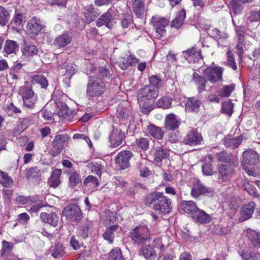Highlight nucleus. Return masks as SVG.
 Wrapping results in <instances>:
<instances>
[{"mask_svg": "<svg viewBox=\"0 0 260 260\" xmlns=\"http://www.w3.org/2000/svg\"><path fill=\"white\" fill-rule=\"evenodd\" d=\"M148 198L154 203L153 209L160 214H165L171 212V201L161 192L150 195Z\"/></svg>", "mask_w": 260, "mask_h": 260, "instance_id": "f257e3e1", "label": "nucleus"}, {"mask_svg": "<svg viewBox=\"0 0 260 260\" xmlns=\"http://www.w3.org/2000/svg\"><path fill=\"white\" fill-rule=\"evenodd\" d=\"M259 162L260 155L256 151L249 149L243 152L242 166L249 176L254 175L253 167Z\"/></svg>", "mask_w": 260, "mask_h": 260, "instance_id": "f03ea898", "label": "nucleus"}, {"mask_svg": "<svg viewBox=\"0 0 260 260\" xmlns=\"http://www.w3.org/2000/svg\"><path fill=\"white\" fill-rule=\"evenodd\" d=\"M106 85L103 81L95 76H90L87 86V94L90 97L98 96L104 93Z\"/></svg>", "mask_w": 260, "mask_h": 260, "instance_id": "7ed1b4c3", "label": "nucleus"}, {"mask_svg": "<svg viewBox=\"0 0 260 260\" xmlns=\"http://www.w3.org/2000/svg\"><path fill=\"white\" fill-rule=\"evenodd\" d=\"M18 94L23 100V105L29 109H33L37 101L38 96L28 85L21 86L18 89Z\"/></svg>", "mask_w": 260, "mask_h": 260, "instance_id": "20e7f679", "label": "nucleus"}, {"mask_svg": "<svg viewBox=\"0 0 260 260\" xmlns=\"http://www.w3.org/2000/svg\"><path fill=\"white\" fill-rule=\"evenodd\" d=\"M63 214L72 222H78L82 217L80 208L75 204H70L66 206L63 209Z\"/></svg>", "mask_w": 260, "mask_h": 260, "instance_id": "39448f33", "label": "nucleus"}, {"mask_svg": "<svg viewBox=\"0 0 260 260\" xmlns=\"http://www.w3.org/2000/svg\"><path fill=\"white\" fill-rule=\"evenodd\" d=\"M223 71V69L221 67L212 66L205 70L204 75L207 80L214 84L222 80Z\"/></svg>", "mask_w": 260, "mask_h": 260, "instance_id": "423d86ee", "label": "nucleus"}, {"mask_svg": "<svg viewBox=\"0 0 260 260\" xmlns=\"http://www.w3.org/2000/svg\"><path fill=\"white\" fill-rule=\"evenodd\" d=\"M152 22L156 37L158 39L165 37L166 32L165 28L168 26L169 21L165 18L152 17Z\"/></svg>", "mask_w": 260, "mask_h": 260, "instance_id": "0eeeda50", "label": "nucleus"}, {"mask_svg": "<svg viewBox=\"0 0 260 260\" xmlns=\"http://www.w3.org/2000/svg\"><path fill=\"white\" fill-rule=\"evenodd\" d=\"M44 27V24L40 19L33 17L27 22L26 27L27 33L31 37L36 36Z\"/></svg>", "mask_w": 260, "mask_h": 260, "instance_id": "6e6552de", "label": "nucleus"}, {"mask_svg": "<svg viewBox=\"0 0 260 260\" xmlns=\"http://www.w3.org/2000/svg\"><path fill=\"white\" fill-rule=\"evenodd\" d=\"M182 55L189 63H198L202 64L203 58L201 51L195 47L182 52Z\"/></svg>", "mask_w": 260, "mask_h": 260, "instance_id": "1a4fd4ad", "label": "nucleus"}, {"mask_svg": "<svg viewBox=\"0 0 260 260\" xmlns=\"http://www.w3.org/2000/svg\"><path fill=\"white\" fill-rule=\"evenodd\" d=\"M111 11V9H108L96 20L95 23L97 26L105 25L108 28H111L116 23L115 19L112 15Z\"/></svg>", "mask_w": 260, "mask_h": 260, "instance_id": "9d476101", "label": "nucleus"}, {"mask_svg": "<svg viewBox=\"0 0 260 260\" xmlns=\"http://www.w3.org/2000/svg\"><path fill=\"white\" fill-rule=\"evenodd\" d=\"M133 153L128 150L120 152L116 156V164L120 169H124L129 166V159L133 157Z\"/></svg>", "mask_w": 260, "mask_h": 260, "instance_id": "9b49d317", "label": "nucleus"}, {"mask_svg": "<svg viewBox=\"0 0 260 260\" xmlns=\"http://www.w3.org/2000/svg\"><path fill=\"white\" fill-rule=\"evenodd\" d=\"M212 189L205 187L199 180H196L192 187L191 196L194 198H198L201 195H207L212 193Z\"/></svg>", "mask_w": 260, "mask_h": 260, "instance_id": "f8f14e48", "label": "nucleus"}, {"mask_svg": "<svg viewBox=\"0 0 260 260\" xmlns=\"http://www.w3.org/2000/svg\"><path fill=\"white\" fill-rule=\"evenodd\" d=\"M124 138V134L121 129L114 128L109 138L110 146L114 148L118 147L122 143Z\"/></svg>", "mask_w": 260, "mask_h": 260, "instance_id": "ddd939ff", "label": "nucleus"}, {"mask_svg": "<svg viewBox=\"0 0 260 260\" xmlns=\"http://www.w3.org/2000/svg\"><path fill=\"white\" fill-rule=\"evenodd\" d=\"M72 41V36L69 32H66L57 37L53 42L54 45L57 48H64L69 45Z\"/></svg>", "mask_w": 260, "mask_h": 260, "instance_id": "4468645a", "label": "nucleus"}, {"mask_svg": "<svg viewBox=\"0 0 260 260\" xmlns=\"http://www.w3.org/2000/svg\"><path fill=\"white\" fill-rule=\"evenodd\" d=\"M180 209L184 213L190 215L192 218L199 210L196 203L192 201H183L180 205Z\"/></svg>", "mask_w": 260, "mask_h": 260, "instance_id": "2eb2a0df", "label": "nucleus"}, {"mask_svg": "<svg viewBox=\"0 0 260 260\" xmlns=\"http://www.w3.org/2000/svg\"><path fill=\"white\" fill-rule=\"evenodd\" d=\"M118 219V216L116 213L110 210L105 211L103 220L105 226H108V228H117L116 222Z\"/></svg>", "mask_w": 260, "mask_h": 260, "instance_id": "dca6fc26", "label": "nucleus"}, {"mask_svg": "<svg viewBox=\"0 0 260 260\" xmlns=\"http://www.w3.org/2000/svg\"><path fill=\"white\" fill-rule=\"evenodd\" d=\"M255 207V203L252 201L244 205L241 209V216L239 218L240 222H243L250 218L253 213Z\"/></svg>", "mask_w": 260, "mask_h": 260, "instance_id": "f3484780", "label": "nucleus"}, {"mask_svg": "<svg viewBox=\"0 0 260 260\" xmlns=\"http://www.w3.org/2000/svg\"><path fill=\"white\" fill-rule=\"evenodd\" d=\"M158 91L152 86H145L139 90V96L147 100H151L157 96Z\"/></svg>", "mask_w": 260, "mask_h": 260, "instance_id": "a211bd4d", "label": "nucleus"}, {"mask_svg": "<svg viewBox=\"0 0 260 260\" xmlns=\"http://www.w3.org/2000/svg\"><path fill=\"white\" fill-rule=\"evenodd\" d=\"M139 230L140 229H133L132 231L131 232L129 236L133 241L138 244H141L151 239L149 235L147 236Z\"/></svg>", "mask_w": 260, "mask_h": 260, "instance_id": "6ab92c4d", "label": "nucleus"}, {"mask_svg": "<svg viewBox=\"0 0 260 260\" xmlns=\"http://www.w3.org/2000/svg\"><path fill=\"white\" fill-rule=\"evenodd\" d=\"M218 172L220 179L223 181L228 180L234 174V170L232 167L227 164H220L219 166Z\"/></svg>", "mask_w": 260, "mask_h": 260, "instance_id": "aec40b11", "label": "nucleus"}, {"mask_svg": "<svg viewBox=\"0 0 260 260\" xmlns=\"http://www.w3.org/2000/svg\"><path fill=\"white\" fill-rule=\"evenodd\" d=\"M75 113L70 110L66 104H62L58 111L57 115L62 118V120H71L74 117Z\"/></svg>", "mask_w": 260, "mask_h": 260, "instance_id": "412c9836", "label": "nucleus"}, {"mask_svg": "<svg viewBox=\"0 0 260 260\" xmlns=\"http://www.w3.org/2000/svg\"><path fill=\"white\" fill-rule=\"evenodd\" d=\"M201 104L200 101L194 97L188 98L185 103V109L189 112L197 113L199 111Z\"/></svg>", "mask_w": 260, "mask_h": 260, "instance_id": "4be33fe9", "label": "nucleus"}, {"mask_svg": "<svg viewBox=\"0 0 260 260\" xmlns=\"http://www.w3.org/2000/svg\"><path fill=\"white\" fill-rule=\"evenodd\" d=\"M68 140L67 134L56 135L52 142V145L55 150L61 152L66 142Z\"/></svg>", "mask_w": 260, "mask_h": 260, "instance_id": "5701e85b", "label": "nucleus"}, {"mask_svg": "<svg viewBox=\"0 0 260 260\" xmlns=\"http://www.w3.org/2000/svg\"><path fill=\"white\" fill-rule=\"evenodd\" d=\"M40 218L43 222L48 223L53 226H57L59 219L58 216L54 212H51L50 214L41 213Z\"/></svg>", "mask_w": 260, "mask_h": 260, "instance_id": "b1692460", "label": "nucleus"}, {"mask_svg": "<svg viewBox=\"0 0 260 260\" xmlns=\"http://www.w3.org/2000/svg\"><path fill=\"white\" fill-rule=\"evenodd\" d=\"M180 123V119L178 116L174 114H170L167 115L165 125L166 128L173 130L178 127Z\"/></svg>", "mask_w": 260, "mask_h": 260, "instance_id": "393cba45", "label": "nucleus"}, {"mask_svg": "<svg viewBox=\"0 0 260 260\" xmlns=\"http://www.w3.org/2000/svg\"><path fill=\"white\" fill-rule=\"evenodd\" d=\"M202 138L201 135L196 131L190 132L186 136L185 143L189 145H196L201 143Z\"/></svg>", "mask_w": 260, "mask_h": 260, "instance_id": "a878e982", "label": "nucleus"}, {"mask_svg": "<svg viewBox=\"0 0 260 260\" xmlns=\"http://www.w3.org/2000/svg\"><path fill=\"white\" fill-rule=\"evenodd\" d=\"M139 255L144 256L147 260H153L156 256V251L150 245L142 247L139 250Z\"/></svg>", "mask_w": 260, "mask_h": 260, "instance_id": "bb28decb", "label": "nucleus"}, {"mask_svg": "<svg viewBox=\"0 0 260 260\" xmlns=\"http://www.w3.org/2000/svg\"><path fill=\"white\" fill-rule=\"evenodd\" d=\"M243 140L241 136L238 137H226L223 141V143L228 148L234 149L238 148Z\"/></svg>", "mask_w": 260, "mask_h": 260, "instance_id": "cd10ccee", "label": "nucleus"}, {"mask_svg": "<svg viewBox=\"0 0 260 260\" xmlns=\"http://www.w3.org/2000/svg\"><path fill=\"white\" fill-rule=\"evenodd\" d=\"M193 218L198 222L202 224L210 223L212 219V217L210 215L200 209H199Z\"/></svg>", "mask_w": 260, "mask_h": 260, "instance_id": "c85d7f7f", "label": "nucleus"}, {"mask_svg": "<svg viewBox=\"0 0 260 260\" xmlns=\"http://www.w3.org/2000/svg\"><path fill=\"white\" fill-rule=\"evenodd\" d=\"M192 81L197 86L199 92H201L205 90V85L207 82L206 78L201 76L197 73L194 72L192 75Z\"/></svg>", "mask_w": 260, "mask_h": 260, "instance_id": "c756f323", "label": "nucleus"}, {"mask_svg": "<svg viewBox=\"0 0 260 260\" xmlns=\"http://www.w3.org/2000/svg\"><path fill=\"white\" fill-rule=\"evenodd\" d=\"M169 156V151L166 149L157 148L154 153V160L156 164H160L161 161L167 158Z\"/></svg>", "mask_w": 260, "mask_h": 260, "instance_id": "7c9ffc66", "label": "nucleus"}, {"mask_svg": "<svg viewBox=\"0 0 260 260\" xmlns=\"http://www.w3.org/2000/svg\"><path fill=\"white\" fill-rule=\"evenodd\" d=\"M62 171L60 169L54 170L51 174L49 180L48 184L50 187L56 188L60 183V177Z\"/></svg>", "mask_w": 260, "mask_h": 260, "instance_id": "2f4dec72", "label": "nucleus"}, {"mask_svg": "<svg viewBox=\"0 0 260 260\" xmlns=\"http://www.w3.org/2000/svg\"><path fill=\"white\" fill-rule=\"evenodd\" d=\"M38 52V48L36 46L27 43H24L22 48V52L23 55L26 56L36 55Z\"/></svg>", "mask_w": 260, "mask_h": 260, "instance_id": "473e14b6", "label": "nucleus"}, {"mask_svg": "<svg viewBox=\"0 0 260 260\" xmlns=\"http://www.w3.org/2000/svg\"><path fill=\"white\" fill-rule=\"evenodd\" d=\"M186 16V12L184 10H182L179 12L175 18L171 22V26L176 28H180L183 23Z\"/></svg>", "mask_w": 260, "mask_h": 260, "instance_id": "72a5a7b5", "label": "nucleus"}, {"mask_svg": "<svg viewBox=\"0 0 260 260\" xmlns=\"http://www.w3.org/2000/svg\"><path fill=\"white\" fill-rule=\"evenodd\" d=\"M247 235L251 242L254 247H256L260 245V234L255 230L248 229L247 231Z\"/></svg>", "mask_w": 260, "mask_h": 260, "instance_id": "f704fd0d", "label": "nucleus"}, {"mask_svg": "<svg viewBox=\"0 0 260 260\" xmlns=\"http://www.w3.org/2000/svg\"><path fill=\"white\" fill-rule=\"evenodd\" d=\"M18 49L19 46L16 42L9 40L6 41L4 45V51L7 54L15 53Z\"/></svg>", "mask_w": 260, "mask_h": 260, "instance_id": "c9c22d12", "label": "nucleus"}, {"mask_svg": "<svg viewBox=\"0 0 260 260\" xmlns=\"http://www.w3.org/2000/svg\"><path fill=\"white\" fill-rule=\"evenodd\" d=\"M172 99L168 96H164L157 100L155 106L158 108L167 109L171 108Z\"/></svg>", "mask_w": 260, "mask_h": 260, "instance_id": "e433bc0d", "label": "nucleus"}, {"mask_svg": "<svg viewBox=\"0 0 260 260\" xmlns=\"http://www.w3.org/2000/svg\"><path fill=\"white\" fill-rule=\"evenodd\" d=\"M69 186L71 188H74L79 183L81 182V179L78 173L74 170H71L69 173Z\"/></svg>", "mask_w": 260, "mask_h": 260, "instance_id": "4c0bfd02", "label": "nucleus"}, {"mask_svg": "<svg viewBox=\"0 0 260 260\" xmlns=\"http://www.w3.org/2000/svg\"><path fill=\"white\" fill-rule=\"evenodd\" d=\"M243 3L238 0H232L231 1L230 3L231 7L234 12V15L231 14L233 22H234V17H235L236 15L241 13L243 11Z\"/></svg>", "mask_w": 260, "mask_h": 260, "instance_id": "58836bf2", "label": "nucleus"}, {"mask_svg": "<svg viewBox=\"0 0 260 260\" xmlns=\"http://www.w3.org/2000/svg\"><path fill=\"white\" fill-rule=\"evenodd\" d=\"M133 10L139 17H141L144 12V4L143 1L135 0L133 3Z\"/></svg>", "mask_w": 260, "mask_h": 260, "instance_id": "ea45409f", "label": "nucleus"}, {"mask_svg": "<svg viewBox=\"0 0 260 260\" xmlns=\"http://www.w3.org/2000/svg\"><path fill=\"white\" fill-rule=\"evenodd\" d=\"M148 132L152 137L156 139H160L164 136V133L161 128L153 124L148 126Z\"/></svg>", "mask_w": 260, "mask_h": 260, "instance_id": "a19ab883", "label": "nucleus"}, {"mask_svg": "<svg viewBox=\"0 0 260 260\" xmlns=\"http://www.w3.org/2000/svg\"><path fill=\"white\" fill-rule=\"evenodd\" d=\"M59 67L61 69L66 70L64 73V76H66L65 78L64 79V80L67 79H70L74 74L76 70V66L73 64H68L64 67H63L61 64H59Z\"/></svg>", "mask_w": 260, "mask_h": 260, "instance_id": "79ce46f5", "label": "nucleus"}, {"mask_svg": "<svg viewBox=\"0 0 260 260\" xmlns=\"http://www.w3.org/2000/svg\"><path fill=\"white\" fill-rule=\"evenodd\" d=\"M32 82L33 84H38L40 85L42 88L46 89L48 82L46 78L43 75H37L32 77Z\"/></svg>", "mask_w": 260, "mask_h": 260, "instance_id": "37998d69", "label": "nucleus"}, {"mask_svg": "<svg viewBox=\"0 0 260 260\" xmlns=\"http://www.w3.org/2000/svg\"><path fill=\"white\" fill-rule=\"evenodd\" d=\"M211 36L218 40V44H220L221 41L226 40L229 37L228 34L222 33L218 28L213 29L211 32Z\"/></svg>", "mask_w": 260, "mask_h": 260, "instance_id": "c03bdc74", "label": "nucleus"}, {"mask_svg": "<svg viewBox=\"0 0 260 260\" xmlns=\"http://www.w3.org/2000/svg\"><path fill=\"white\" fill-rule=\"evenodd\" d=\"M0 182L5 187H9L13 183V180L7 173L0 170Z\"/></svg>", "mask_w": 260, "mask_h": 260, "instance_id": "a18cd8bd", "label": "nucleus"}, {"mask_svg": "<svg viewBox=\"0 0 260 260\" xmlns=\"http://www.w3.org/2000/svg\"><path fill=\"white\" fill-rule=\"evenodd\" d=\"M10 13L5 8L0 6V24L2 26L6 25L10 20Z\"/></svg>", "mask_w": 260, "mask_h": 260, "instance_id": "49530a36", "label": "nucleus"}, {"mask_svg": "<svg viewBox=\"0 0 260 260\" xmlns=\"http://www.w3.org/2000/svg\"><path fill=\"white\" fill-rule=\"evenodd\" d=\"M50 252L54 258H59L63 255L64 250L61 245L57 244L51 247Z\"/></svg>", "mask_w": 260, "mask_h": 260, "instance_id": "de8ad7c7", "label": "nucleus"}, {"mask_svg": "<svg viewBox=\"0 0 260 260\" xmlns=\"http://www.w3.org/2000/svg\"><path fill=\"white\" fill-rule=\"evenodd\" d=\"M84 16L85 17V21L89 23L94 20L96 16L94 15L93 8L91 6H87L85 8Z\"/></svg>", "mask_w": 260, "mask_h": 260, "instance_id": "09e8293b", "label": "nucleus"}, {"mask_svg": "<svg viewBox=\"0 0 260 260\" xmlns=\"http://www.w3.org/2000/svg\"><path fill=\"white\" fill-rule=\"evenodd\" d=\"M108 260H125V259L122 255L120 249L115 248L109 253Z\"/></svg>", "mask_w": 260, "mask_h": 260, "instance_id": "8fccbe9b", "label": "nucleus"}, {"mask_svg": "<svg viewBox=\"0 0 260 260\" xmlns=\"http://www.w3.org/2000/svg\"><path fill=\"white\" fill-rule=\"evenodd\" d=\"M26 176L28 179H38L41 176V172L37 167L31 168L26 171Z\"/></svg>", "mask_w": 260, "mask_h": 260, "instance_id": "3c124183", "label": "nucleus"}, {"mask_svg": "<svg viewBox=\"0 0 260 260\" xmlns=\"http://www.w3.org/2000/svg\"><path fill=\"white\" fill-rule=\"evenodd\" d=\"M83 184L87 187H91L94 189L98 186L99 181L96 177L93 176H88L84 179Z\"/></svg>", "mask_w": 260, "mask_h": 260, "instance_id": "603ef678", "label": "nucleus"}, {"mask_svg": "<svg viewBox=\"0 0 260 260\" xmlns=\"http://www.w3.org/2000/svg\"><path fill=\"white\" fill-rule=\"evenodd\" d=\"M150 84L148 86H152V88L156 89L158 91L159 88L161 86L162 81L157 75H152L149 77Z\"/></svg>", "mask_w": 260, "mask_h": 260, "instance_id": "864d4df0", "label": "nucleus"}, {"mask_svg": "<svg viewBox=\"0 0 260 260\" xmlns=\"http://www.w3.org/2000/svg\"><path fill=\"white\" fill-rule=\"evenodd\" d=\"M152 245L154 248L158 249L160 252H164L166 248L169 246L168 245L164 244L161 238L160 237L155 238L153 240Z\"/></svg>", "mask_w": 260, "mask_h": 260, "instance_id": "5fc2aeb1", "label": "nucleus"}, {"mask_svg": "<svg viewBox=\"0 0 260 260\" xmlns=\"http://www.w3.org/2000/svg\"><path fill=\"white\" fill-rule=\"evenodd\" d=\"M139 147L144 151L147 150L149 147V140L147 138H140L136 140Z\"/></svg>", "mask_w": 260, "mask_h": 260, "instance_id": "6e6d98bb", "label": "nucleus"}, {"mask_svg": "<svg viewBox=\"0 0 260 260\" xmlns=\"http://www.w3.org/2000/svg\"><path fill=\"white\" fill-rule=\"evenodd\" d=\"M233 104L229 101L223 103L221 110L223 113L231 115L233 112Z\"/></svg>", "mask_w": 260, "mask_h": 260, "instance_id": "4d7b16f0", "label": "nucleus"}, {"mask_svg": "<svg viewBox=\"0 0 260 260\" xmlns=\"http://www.w3.org/2000/svg\"><path fill=\"white\" fill-rule=\"evenodd\" d=\"M247 20L250 22H260V9L251 11L248 15Z\"/></svg>", "mask_w": 260, "mask_h": 260, "instance_id": "13d9d810", "label": "nucleus"}, {"mask_svg": "<svg viewBox=\"0 0 260 260\" xmlns=\"http://www.w3.org/2000/svg\"><path fill=\"white\" fill-rule=\"evenodd\" d=\"M115 229H106L103 237L104 239L107 240L109 243H112L114 239V235Z\"/></svg>", "mask_w": 260, "mask_h": 260, "instance_id": "bf43d9fd", "label": "nucleus"}, {"mask_svg": "<svg viewBox=\"0 0 260 260\" xmlns=\"http://www.w3.org/2000/svg\"><path fill=\"white\" fill-rule=\"evenodd\" d=\"M34 198L31 197L20 196L16 198V201L18 204L24 205L31 204L34 202Z\"/></svg>", "mask_w": 260, "mask_h": 260, "instance_id": "052dcab7", "label": "nucleus"}, {"mask_svg": "<svg viewBox=\"0 0 260 260\" xmlns=\"http://www.w3.org/2000/svg\"><path fill=\"white\" fill-rule=\"evenodd\" d=\"M101 169L102 162L101 161L91 162V170L92 173H95L99 176H101L102 174Z\"/></svg>", "mask_w": 260, "mask_h": 260, "instance_id": "680f3d73", "label": "nucleus"}, {"mask_svg": "<svg viewBox=\"0 0 260 260\" xmlns=\"http://www.w3.org/2000/svg\"><path fill=\"white\" fill-rule=\"evenodd\" d=\"M227 64L234 70L237 69L233 54L230 51L227 52Z\"/></svg>", "mask_w": 260, "mask_h": 260, "instance_id": "e2e57ef3", "label": "nucleus"}, {"mask_svg": "<svg viewBox=\"0 0 260 260\" xmlns=\"http://www.w3.org/2000/svg\"><path fill=\"white\" fill-rule=\"evenodd\" d=\"M3 248L1 252V255L4 256L5 254L10 252L12 251L13 244L12 243L3 241L2 243Z\"/></svg>", "mask_w": 260, "mask_h": 260, "instance_id": "0e129e2a", "label": "nucleus"}, {"mask_svg": "<svg viewBox=\"0 0 260 260\" xmlns=\"http://www.w3.org/2000/svg\"><path fill=\"white\" fill-rule=\"evenodd\" d=\"M41 116L46 120L53 121L54 119V115L52 112L47 111L46 109H42L40 112Z\"/></svg>", "mask_w": 260, "mask_h": 260, "instance_id": "69168bd1", "label": "nucleus"}, {"mask_svg": "<svg viewBox=\"0 0 260 260\" xmlns=\"http://www.w3.org/2000/svg\"><path fill=\"white\" fill-rule=\"evenodd\" d=\"M241 256L243 260H257L258 255L250 252L242 251Z\"/></svg>", "mask_w": 260, "mask_h": 260, "instance_id": "338daca9", "label": "nucleus"}, {"mask_svg": "<svg viewBox=\"0 0 260 260\" xmlns=\"http://www.w3.org/2000/svg\"><path fill=\"white\" fill-rule=\"evenodd\" d=\"M233 90V88L230 85L224 86L221 89L219 95L223 97H228L230 95Z\"/></svg>", "mask_w": 260, "mask_h": 260, "instance_id": "774afa93", "label": "nucleus"}]
</instances>
